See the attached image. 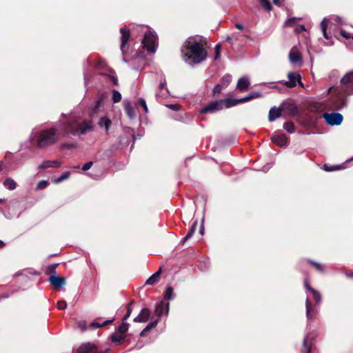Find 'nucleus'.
Wrapping results in <instances>:
<instances>
[{"label": "nucleus", "mask_w": 353, "mask_h": 353, "mask_svg": "<svg viewBox=\"0 0 353 353\" xmlns=\"http://www.w3.org/2000/svg\"><path fill=\"white\" fill-rule=\"evenodd\" d=\"M92 129L90 121L82 120L75 114H71L65 121H59L55 127L45 129L36 133L31 139L37 137V144L39 148L52 145L59 139L61 132L68 135L80 136L87 134Z\"/></svg>", "instance_id": "obj_1"}, {"label": "nucleus", "mask_w": 353, "mask_h": 353, "mask_svg": "<svg viewBox=\"0 0 353 353\" xmlns=\"http://www.w3.org/2000/svg\"><path fill=\"white\" fill-rule=\"evenodd\" d=\"M334 89L337 94L327 102V108L332 110H341L348 104L347 97L353 95V70L347 71L340 79L339 85L330 87L328 92Z\"/></svg>", "instance_id": "obj_2"}, {"label": "nucleus", "mask_w": 353, "mask_h": 353, "mask_svg": "<svg viewBox=\"0 0 353 353\" xmlns=\"http://www.w3.org/2000/svg\"><path fill=\"white\" fill-rule=\"evenodd\" d=\"M181 51L184 61L190 65L199 64L208 57L206 50L192 38L185 41Z\"/></svg>", "instance_id": "obj_3"}, {"label": "nucleus", "mask_w": 353, "mask_h": 353, "mask_svg": "<svg viewBox=\"0 0 353 353\" xmlns=\"http://www.w3.org/2000/svg\"><path fill=\"white\" fill-rule=\"evenodd\" d=\"M131 26V24L130 25ZM132 30L141 32L143 34L141 45L149 53L154 54L157 50L158 38L156 32L148 27L143 25H132Z\"/></svg>", "instance_id": "obj_4"}, {"label": "nucleus", "mask_w": 353, "mask_h": 353, "mask_svg": "<svg viewBox=\"0 0 353 353\" xmlns=\"http://www.w3.org/2000/svg\"><path fill=\"white\" fill-rule=\"evenodd\" d=\"M232 107V98L212 101L206 105H203L199 110L200 114H213L224 108Z\"/></svg>", "instance_id": "obj_5"}, {"label": "nucleus", "mask_w": 353, "mask_h": 353, "mask_svg": "<svg viewBox=\"0 0 353 353\" xmlns=\"http://www.w3.org/2000/svg\"><path fill=\"white\" fill-rule=\"evenodd\" d=\"M322 117L325 123L330 126L339 125L343 120V116L339 112H325Z\"/></svg>", "instance_id": "obj_6"}, {"label": "nucleus", "mask_w": 353, "mask_h": 353, "mask_svg": "<svg viewBox=\"0 0 353 353\" xmlns=\"http://www.w3.org/2000/svg\"><path fill=\"white\" fill-rule=\"evenodd\" d=\"M288 81H283L282 83L288 88H292L295 87L297 84H299L301 87H303V84L301 82V77L299 74L294 72H289L288 74Z\"/></svg>", "instance_id": "obj_7"}, {"label": "nucleus", "mask_w": 353, "mask_h": 353, "mask_svg": "<svg viewBox=\"0 0 353 353\" xmlns=\"http://www.w3.org/2000/svg\"><path fill=\"white\" fill-rule=\"evenodd\" d=\"M282 112L291 117H296L299 114L297 106L292 102H284L281 105Z\"/></svg>", "instance_id": "obj_8"}, {"label": "nucleus", "mask_w": 353, "mask_h": 353, "mask_svg": "<svg viewBox=\"0 0 353 353\" xmlns=\"http://www.w3.org/2000/svg\"><path fill=\"white\" fill-rule=\"evenodd\" d=\"M130 29L127 26H125L120 29V32L121 34V50L123 54L125 52V48L130 38Z\"/></svg>", "instance_id": "obj_9"}, {"label": "nucleus", "mask_w": 353, "mask_h": 353, "mask_svg": "<svg viewBox=\"0 0 353 353\" xmlns=\"http://www.w3.org/2000/svg\"><path fill=\"white\" fill-rule=\"evenodd\" d=\"M6 172L15 170L21 163L17 156H5Z\"/></svg>", "instance_id": "obj_10"}, {"label": "nucleus", "mask_w": 353, "mask_h": 353, "mask_svg": "<svg viewBox=\"0 0 353 353\" xmlns=\"http://www.w3.org/2000/svg\"><path fill=\"white\" fill-rule=\"evenodd\" d=\"M48 281L55 288H60L65 284V279L59 276L55 272L49 277Z\"/></svg>", "instance_id": "obj_11"}, {"label": "nucleus", "mask_w": 353, "mask_h": 353, "mask_svg": "<svg viewBox=\"0 0 353 353\" xmlns=\"http://www.w3.org/2000/svg\"><path fill=\"white\" fill-rule=\"evenodd\" d=\"M261 94L259 92H252L248 95L245 97L241 99H232V107L236 105L239 103L246 102L250 101L253 99L260 97Z\"/></svg>", "instance_id": "obj_12"}, {"label": "nucleus", "mask_w": 353, "mask_h": 353, "mask_svg": "<svg viewBox=\"0 0 353 353\" xmlns=\"http://www.w3.org/2000/svg\"><path fill=\"white\" fill-rule=\"evenodd\" d=\"M305 307H306V316L308 320H312L314 318L315 315L318 312L317 308L314 306L308 297L305 300Z\"/></svg>", "instance_id": "obj_13"}, {"label": "nucleus", "mask_w": 353, "mask_h": 353, "mask_svg": "<svg viewBox=\"0 0 353 353\" xmlns=\"http://www.w3.org/2000/svg\"><path fill=\"white\" fill-rule=\"evenodd\" d=\"M353 161V157L345 161V162L343 164H338V165H330L328 163H325L323 165V169L324 170H325L326 172H332V171H335V170H342V169H345L347 168V166L345 165L347 163L351 162Z\"/></svg>", "instance_id": "obj_14"}, {"label": "nucleus", "mask_w": 353, "mask_h": 353, "mask_svg": "<svg viewBox=\"0 0 353 353\" xmlns=\"http://www.w3.org/2000/svg\"><path fill=\"white\" fill-rule=\"evenodd\" d=\"M314 335L312 334H308L303 340V347L301 348V353H310L312 340Z\"/></svg>", "instance_id": "obj_15"}, {"label": "nucleus", "mask_w": 353, "mask_h": 353, "mask_svg": "<svg viewBox=\"0 0 353 353\" xmlns=\"http://www.w3.org/2000/svg\"><path fill=\"white\" fill-rule=\"evenodd\" d=\"M271 140L280 147H285L288 145V139L284 134H275L272 137Z\"/></svg>", "instance_id": "obj_16"}, {"label": "nucleus", "mask_w": 353, "mask_h": 353, "mask_svg": "<svg viewBox=\"0 0 353 353\" xmlns=\"http://www.w3.org/2000/svg\"><path fill=\"white\" fill-rule=\"evenodd\" d=\"M169 312V303L164 302L163 301H161L156 307L155 309V314L160 317L164 314L167 315Z\"/></svg>", "instance_id": "obj_17"}, {"label": "nucleus", "mask_w": 353, "mask_h": 353, "mask_svg": "<svg viewBox=\"0 0 353 353\" xmlns=\"http://www.w3.org/2000/svg\"><path fill=\"white\" fill-rule=\"evenodd\" d=\"M250 85V81L248 77H243L239 79L236 84V89L243 92L248 90Z\"/></svg>", "instance_id": "obj_18"}, {"label": "nucleus", "mask_w": 353, "mask_h": 353, "mask_svg": "<svg viewBox=\"0 0 353 353\" xmlns=\"http://www.w3.org/2000/svg\"><path fill=\"white\" fill-rule=\"evenodd\" d=\"M150 316V311L148 308H143L139 314L134 319L135 323H145Z\"/></svg>", "instance_id": "obj_19"}, {"label": "nucleus", "mask_w": 353, "mask_h": 353, "mask_svg": "<svg viewBox=\"0 0 353 353\" xmlns=\"http://www.w3.org/2000/svg\"><path fill=\"white\" fill-rule=\"evenodd\" d=\"M108 350H106L104 353H108ZM79 353H96V346L92 343H85L82 345L79 350Z\"/></svg>", "instance_id": "obj_20"}, {"label": "nucleus", "mask_w": 353, "mask_h": 353, "mask_svg": "<svg viewBox=\"0 0 353 353\" xmlns=\"http://www.w3.org/2000/svg\"><path fill=\"white\" fill-rule=\"evenodd\" d=\"M289 59L292 63H296L301 61V56L295 47L290 50L289 53Z\"/></svg>", "instance_id": "obj_21"}, {"label": "nucleus", "mask_w": 353, "mask_h": 353, "mask_svg": "<svg viewBox=\"0 0 353 353\" xmlns=\"http://www.w3.org/2000/svg\"><path fill=\"white\" fill-rule=\"evenodd\" d=\"M281 108H276V106L272 108L269 111L268 120L270 122H272L281 115Z\"/></svg>", "instance_id": "obj_22"}, {"label": "nucleus", "mask_w": 353, "mask_h": 353, "mask_svg": "<svg viewBox=\"0 0 353 353\" xmlns=\"http://www.w3.org/2000/svg\"><path fill=\"white\" fill-rule=\"evenodd\" d=\"M123 105L126 114L130 119H133L135 117V114L131 102L129 101H125Z\"/></svg>", "instance_id": "obj_23"}, {"label": "nucleus", "mask_w": 353, "mask_h": 353, "mask_svg": "<svg viewBox=\"0 0 353 353\" xmlns=\"http://www.w3.org/2000/svg\"><path fill=\"white\" fill-rule=\"evenodd\" d=\"M61 162L57 160L46 161L42 164L39 165V169H43L47 168H58L61 165Z\"/></svg>", "instance_id": "obj_24"}, {"label": "nucleus", "mask_w": 353, "mask_h": 353, "mask_svg": "<svg viewBox=\"0 0 353 353\" xmlns=\"http://www.w3.org/2000/svg\"><path fill=\"white\" fill-rule=\"evenodd\" d=\"M161 273V269H159L157 272L150 276L145 281L146 285H153L157 283L159 279Z\"/></svg>", "instance_id": "obj_25"}, {"label": "nucleus", "mask_w": 353, "mask_h": 353, "mask_svg": "<svg viewBox=\"0 0 353 353\" xmlns=\"http://www.w3.org/2000/svg\"><path fill=\"white\" fill-rule=\"evenodd\" d=\"M3 185L6 188L8 189L9 190H13L17 187L16 182L11 178H7L3 181Z\"/></svg>", "instance_id": "obj_26"}, {"label": "nucleus", "mask_w": 353, "mask_h": 353, "mask_svg": "<svg viewBox=\"0 0 353 353\" xmlns=\"http://www.w3.org/2000/svg\"><path fill=\"white\" fill-rule=\"evenodd\" d=\"M111 124H112L111 120L106 117H101L99 122V125L101 127H104L105 130H109Z\"/></svg>", "instance_id": "obj_27"}, {"label": "nucleus", "mask_w": 353, "mask_h": 353, "mask_svg": "<svg viewBox=\"0 0 353 353\" xmlns=\"http://www.w3.org/2000/svg\"><path fill=\"white\" fill-rule=\"evenodd\" d=\"M159 323V319H157L150 323H148L146 327L141 331L140 333L141 336H144L148 332H149L151 329L155 327Z\"/></svg>", "instance_id": "obj_28"}, {"label": "nucleus", "mask_w": 353, "mask_h": 353, "mask_svg": "<svg viewBox=\"0 0 353 353\" xmlns=\"http://www.w3.org/2000/svg\"><path fill=\"white\" fill-rule=\"evenodd\" d=\"M196 226H197V222L194 221V223L192 224V227L188 230L186 236L184 237L183 241H187L188 239H190L192 236V235L194 234V232L196 230Z\"/></svg>", "instance_id": "obj_29"}, {"label": "nucleus", "mask_w": 353, "mask_h": 353, "mask_svg": "<svg viewBox=\"0 0 353 353\" xmlns=\"http://www.w3.org/2000/svg\"><path fill=\"white\" fill-rule=\"evenodd\" d=\"M232 75L230 74H226L221 78V84L225 88L230 83V82L232 81Z\"/></svg>", "instance_id": "obj_30"}, {"label": "nucleus", "mask_w": 353, "mask_h": 353, "mask_svg": "<svg viewBox=\"0 0 353 353\" xmlns=\"http://www.w3.org/2000/svg\"><path fill=\"white\" fill-rule=\"evenodd\" d=\"M128 327L129 324L123 321L122 323L118 327L117 332L124 335V334L128 331Z\"/></svg>", "instance_id": "obj_31"}, {"label": "nucleus", "mask_w": 353, "mask_h": 353, "mask_svg": "<svg viewBox=\"0 0 353 353\" xmlns=\"http://www.w3.org/2000/svg\"><path fill=\"white\" fill-rule=\"evenodd\" d=\"M327 19L324 18L321 22V28L324 38L326 39H329V36L327 32Z\"/></svg>", "instance_id": "obj_32"}, {"label": "nucleus", "mask_w": 353, "mask_h": 353, "mask_svg": "<svg viewBox=\"0 0 353 353\" xmlns=\"http://www.w3.org/2000/svg\"><path fill=\"white\" fill-rule=\"evenodd\" d=\"M112 100L114 103H119V101H121V94L118 90H112Z\"/></svg>", "instance_id": "obj_33"}, {"label": "nucleus", "mask_w": 353, "mask_h": 353, "mask_svg": "<svg viewBox=\"0 0 353 353\" xmlns=\"http://www.w3.org/2000/svg\"><path fill=\"white\" fill-rule=\"evenodd\" d=\"M114 320V319H112L111 320H107L105 321H104L103 323H99L98 322H92L91 324H90V327H92V328H99V327H101L103 325H108V324H110Z\"/></svg>", "instance_id": "obj_34"}, {"label": "nucleus", "mask_w": 353, "mask_h": 353, "mask_svg": "<svg viewBox=\"0 0 353 353\" xmlns=\"http://www.w3.org/2000/svg\"><path fill=\"white\" fill-rule=\"evenodd\" d=\"M70 175V173L69 172H65L63 173L59 177L55 179L54 180V183H60L63 181L68 179Z\"/></svg>", "instance_id": "obj_35"}, {"label": "nucleus", "mask_w": 353, "mask_h": 353, "mask_svg": "<svg viewBox=\"0 0 353 353\" xmlns=\"http://www.w3.org/2000/svg\"><path fill=\"white\" fill-rule=\"evenodd\" d=\"M283 128L289 133H293L294 132V125L290 121L284 123Z\"/></svg>", "instance_id": "obj_36"}, {"label": "nucleus", "mask_w": 353, "mask_h": 353, "mask_svg": "<svg viewBox=\"0 0 353 353\" xmlns=\"http://www.w3.org/2000/svg\"><path fill=\"white\" fill-rule=\"evenodd\" d=\"M173 298V288L171 286H168L164 294V299L170 300Z\"/></svg>", "instance_id": "obj_37"}, {"label": "nucleus", "mask_w": 353, "mask_h": 353, "mask_svg": "<svg viewBox=\"0 0 353 353\" xmlns=\"http://www.w3.org/2000/svg\"><path fill=\"white\" fill-rule=\"evenodd\" d=\"M259 3L265 10H272V6L269 0H259Z\"/></svg>", "instance_id": "obj_38"}, {"label": "nucleus", "mask_w": 353, "mask_h": 353, "mask_svg": "<svg viewBox=\"0 0 353 353\" xmlns=\"http://www.w3.org/2000/svg\"><path fill=\"white\" fill-rule=\"evenodd\" d=\"M223 88H225L221 83L216 84L212 90V96L215 97L221 92Z\"/></svg>", "instance_id": "obj_39"}, {"label": "nucleus", "mask_w": 353, "mask_h": 353, "mask_svg": "<svg viewBox=\"0 0 353 353\" xmlns=\"http://www.w3.org/2000/svg\"><path fill=\"white\" fill-rule=\"evenodd\" d=\"M311 292L312 293V294L314 296L315 302L317 304H319L321 302V296L320 293L318 291H316V290H311Z\"/></svg>", "instance_id": "obj_40"}, {"label": "nucleus", "mask_w": 353, "mask_h": 353, "mask_svg": "<svg viewBox=\"0 0 353 353\" xmlns=\"http://www.w3.org/2000/svg\"><path fill=\"white\" fill-rule=\"evenodd\" d=\"M75 148V145L74 143H63L61 145V148L63 150L73 151V149Z\"/></svg>", "instance_id": "obj_41"}, {"label": "nucleus", "mask_w": 353, "mask_h": 353, "mask_svg": "<svg viewBox=\"0 0 353 353\" xmlns=\"http://www.w3.org/2000/svg\"><path fill=\"white\" fill-rule=\"evenodd\" d=\"M299 19L298 18H296V17H292V18H289L285 22V26H287V27H292L293 26L296 20H298Z\"/></svg>", "instance_id": "obj_42"}, {"label": "nucleus", "mask_w": 353, "mask_h": 353, "mask_svg": "<svg viewBox=\"0 0 353 353\" xmlns=\"http://www.w3.org/2000/svg\"><path fill=\"white\" fill-rule=\"evenodd\" d=\"M75 326L81 330L84 331L86 330V322L85 321H79L76 323Z\"/></svg>", "instance_id": "obj_43"}, {"label": "nucleus", "mask_w": 353, "mask_h": 353, "mask_svg": "<svg viewBox=\"0 0 353 353\" xmlns=\"http://www.w3.org/2000/svg\"><path fill=\"white\" fill-rule=\"evenodd\" d=\"M124 339V335L119 334L118 332L113 334L112 336V341L120 342Z\"/></svg>", "instance_id": "obj_44"}, {"label": "nucleus", "mask_w": 353, "mask_h": 353, "mask_svg": "<svg viewBox=\"0 0 353 353\" xmlns=\"http://www.w3.org/2000/svg\"><path fill=\"white\" fill-rule=\"evenodd\" d=\"M140 105L143 107L145 113L148 112V108L146 104V101L143 98H139L138 101Z\"/></svg>", "instance_id": "obj_45"}, {"label": "nucleus", "mask_w": 353, "mask_h": 353, "mask_svg": "<svg viewBox=\"0 0 353 353\" xmlns=\"http://www.w3.org/2000/svg\"><path fill=\"white\" fill-rule=\"evenodd\" d=\"M340 34L342 37H343L345 39H352L353 40V35H352L351 33L346 32L343 29L340 30Z\"/></svg>", "instance_id": "obj_46"}, {"label": "nucleus", "mask_w": 353, "mask_h": 353, "mask_svg": "<svg viewBox=\"0 0 353 353\" xmlns=\"http://www.w3.org/2000/svg\"><path fill=\"white\" fill-rule=\"evenodd\" d=\"M48 183L47 181L42 180L38 183L37 188V189L43 190L44 188H46L48 186Z\"/></svg>", "instance_id": "obj_47"}, {"label": "nucleus", "mask_w": 353, "mask_h": 353, "mask_svg": "<svg viewBox=\"0 0 353 353\" xmlns=\"http://www.w3.org/2000/svg\"><path fill=\"white\" fill-rule=\"evenodd\" d=\"M83 79H84V81H85V85L88 83V82L90 79V75L89 71L85 68H84Z\"/></svg>", "instance_id": "obj_48"}, {"label": "nucleus", "mask_w": 353, "mask_h": 353, "mask_svg": "<svg viewBox=\"0 0 353 353\" xmlns=\"http://www.w3.org/2000/svg\"><path fill=\"white\" fill-rule=\"evenodd\" d=\"M221 54V45L219 43L215 46V55L214 59L216 60L220 57Z\"/></svg>", "instance_id": "obj_49"}, {"label": "nucleus", "mask_w": 353, "mask_h": 353, "mask_svg": "<svg viewBox=\"0 0 353 353\" xmlns=\"http://www.w3.org/2000/svg\"><path fill=\"white\" fill-rule=\"evenodd\" d=\"M57 307L59 310H65L67 307V303L64 301L57 302Z\"/></svg>", "instance_id": "obj_50"}, {"label": "nucleus", "mask_w": 353, "mask_h": 353, "mask_svg": "<svg viewBox=\"0 0 353 353\" xmlns=\"http://www.w3.org/2000/svg\"><path fill=\"white\" fill-rule=\"evenodd\" d=\"M132 307H131V305L128 304V306H127V313L124 316V317L123 318V321H125L129 318V316H130V314L132 313Z\"/></svg>", "instance_id": "obj_51"}, {"label": "nucleus", "mask_w": 353, "mask_h": 353, "mask_svg": "<svg viewBox=\"0 0 353 353\" xmlns=\"http://www.w3.org/2000/svg\"><path fill=\"white\" fill-rule=\"evenodd\" d=\"M310 262L315 267V268L317 270H319L320 272H323L324 268L321 264H320L319 263L314 262V261H310Z\"/></svg>", "instance_id": "obj_52"}, {"label": "nucleus", "mask_w": 353, "mask_h": 353, "mask_svg": "<svg viewBox=\"0 0 353 353\" xmlns=\"http://www.w3.org/2000/svg\"><path fill=\"white\" fill-rule=\"evenodd\" d=\"M305 30V27L304 25H299L298 26H296L294 29V32L296 33V34H299L303 31Z\"/></svg>", "instance_id": "obj_53"}, {"label": "nucleus", "mask_w": 353, "mask_h": 353, "mask_svg": "<svg viewBox=\"0 0 353 353\" xmlns=\"http://www.w3.org/2000/svg\"><path fill=\"white\" fill-rule=\"evenodd\" d=\"M166 107L174 111H178L180 109V105L178 104H167Z\"/></svg>", "instance_id": "obj_54"}, {"label": "nucleus", "mask_w": 353, "mask_h": 353, "mask_svg": "<svg viewBox=\"0 0 353 353\" xmlns=\"http://www.w3.org/2000/svg\"><path fill=\"white\" fill-rule=\"evenodd\" d=\"M8 162L6 161H5V158L2 161H0V172L1 171L6 172V164Z\"/></svg>", "instance_id": "obj_55"}, {"label": "nucleus", "mask_w": 353, "mask_h": 353, "mask_svg": "<svg viewBox=\"0 0 353 353\" xmlns=\"http://www.w3.org/2000/svg\"><path fill=\"white\" fill-rule=\"evenodd\" d=\"M339 75V72L336 70H334L330 72V74H329V77L330 79H332V78H338Z\"/></svg>", "instance_id": "obj_56"}, {"label": "nucleus", "mask_w": 353, "mask_h": 353, "mask_svg": "<svg viewBox=\"0 0 353 353\" xmlns=\"http://www.w3.org/2000/svg\"><path fill=\"white\" fill-rule=\"evenodd\" d=\"M93 163L92 161H89L85 163L82 167V170L87 171L88 170L92 165Z\"/></svg>", "instance_id": "obj_57"}, {"label": "nucleus", "mask_w": 353, "mask_h": 353, "mask_svg": "<svg viewBox=\"0 0 353 353\" xmlns=\"http://www.w3.org/2000/svg\"><path fill=\"white\" fill-rule=\"evenodd\" d=\"M110 81L115 85H118V79L117 77L114 75L108 76Z\"/></svg>", "instance_id": "obj_58"}, {"label": "nucleus", "mask_w": 353, "mask_h": 353, "mask_svg": "<svg viewBox=\"0 0 353 353\" xmlns=\"http://www.w3.org/2000/svg\"><path fill=\"white\" fill-rule=\"evenodd\" d=\"M270 167H271V164L268 163V164L263 166L261 168H260L259 170L265 172H268L269 170Z\"/></svg>", "instance_id": "obj_59"}, {"label": "nucleus", "mask_w": 353, "mask_h": 353, "mask_svg": "<svg viewBox=\"0 0 353 353\" xmlns=\"http://www.w3.org/2000/svg\"><path fill=\"white\" fill-rule=\"evenodd\" d=\"M165 85H166V80L165 79V77H163V80L159 84V89H163V88H164L165 87Z\"/></svg>", "instance_id": "obj_60"}, {"label": "nucleus", "mask_w": 353, "mask_h": 353, "mask_svg": "<svg viewBox=\"0 0 353 353\" xmlns=\"http://www.w3.org/2000/svg\"><path fill=\"white\" fill-rule=\"evenodd\" d=\"M334 19L336 21V23H339V24L343 23V19L339 16H335L334 17Z\"/></svg>", "instance_id": "obj_61"}, {"label": "nucleus", "mask_w": 353, "mask_h": 353, "mask_svg": "<svg viewBox=\"0 0 353 353\" xmlns=\"http://www.w3.org/2000/svg\"><path fill=\"white\" fill-rule=\"evenodd\" d=\"M103 103V99H99L96 102L95 109H99Z\"/></svg>", "instance_id": "obj_62"}, {"label": "nucleus", "mask_w": 353, "mask_h": 353, "mask_svg": "<svg viewBox=\"0 0 353 353\" xmlns=\"http://www.w3.org/2000/svg\"><path fill=\"white\" fill-rule=\"evenodd\" d=\"M273 1V3L277 6H281L282 5V3L284 0H272Z\"/></svg>", "instance_id": "obj_63"}, {"label": "nucleus", "mask_w": 353, "mask_h": 353, "mask_svg": "<svg viewBox=\"0 0 353 353\" xmlns=\"http://www.w3.org/2000/svg\"><path fill=\"white\" fill-rule=\"evenodd\" d=\"M235 27H236L237 29L240 30H243V24H242V23H236L235 24Z\"/></svg>", "instance_id": "obj_64"}]
</instances>
